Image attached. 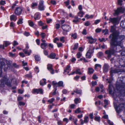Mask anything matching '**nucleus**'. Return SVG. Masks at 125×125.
<instances>
[{
    "instance_id": "obj_49",
    "label": "nucleus",
    "mask_w": 125,
    "mask_h": 125,
    "mask_svg": "<svg viewBox=\"0 0 125 125\" xmlns=\"http://www.w3.org/2000/svg\"><path fill=\"white\" fill-rule=\"evenodd\" d=\"M101 65L99 64H96L95 65V69H96L98 67L101 68Z\"/></svg>"
},
{
    "instance_id": "obj_63",
    "label": "nucleus",
    "mask_w": 125,
    "mask_h": 125,
    "mask_svg": "<svg viewBox=\"0 0 125 125\" xmlns=\"http://www.w3.org/2000/svg\"><path fill=\"white\" fill-rule=\"evenodd\" d=\"M108 122L110 125H113L114 124L112 122H111L109 120H108Z\"/></svg>"
},
{
    "instance_id": "obj_45",
    "label": "nucleus",
    "mask_w": 125,
    "mask_h": 125,
    "mask_svg": "<svg viewBox=\"0 0 125 125\" xmlns=\"http://www.w3.org/2000/svg\"><path fill=\"white\" fill-rule=\"evenodd\" d=\"M6 4V2L5 1L1 0L0 1V4L1 5H4Z\"/></svg>"
},
{
    "instance_id": "obj_11",
    "label": "nucleus",
    "mask_w": 125,
    "mask_h": 125,
    "mask_svg": "<svg viewBox=\"0 0 125 125\" xmlns=\"http://www.w3.org/2000/svg\"><path fill=\"white\" fill-rule=\"evenodd\" d=\"M94 48L90 49L87 52L86 54V57L87 58H90L91 57V55L94 52Z\"/></svg>"
},
{
    "instance_id": "obj_5",
    "label": "nucleus",
    "mask_w": 125,
    "mask_h": 125,
    "mask_svg": "<svg viewBox=\"0 0 125 125\" xmlns=\"http://www.w3.org/2000/svg\"><path fill=\"white\" fill-rule=\"evenodd\" d=\"M117 63L118 64V66H116V69L112 70L110 71V75L111 77L113 75L114 73H117L120 74L122 72H125V69H123V68L125 67V63L124 65H123L122 64H120V63Z\"/></svg>"
},
{
    "instance_id": "obj_44",
    "label": "nucleus",
    "mask_w": 125,
    "mask_h": 125,
    "mask_svg": "<svg viewBox=\"0 0 125 125\" xmlns=\"http://www.w3.org/2000/svg\"><path fill=\"white\" fill-rule=\"evenodd\" d=\"M79 61H83V62H88V61L86 60L84 58H81L80 59L78 60Z\"/></svg>"
},
{
    "instance_id": "obj_55",
    "label": "nucleus",
    "mask_w": 125,
    "mask_h": 125,
    "mask_svg": "<svg viewBox=\"0 0 125 125\" xmlns=\"http://www.w3.org/2000/svg\"><path fill=\"white\" fill-rule=\"evenodd\" d=\"M37 5L36 3H33L32 4L31 6L32 8H33L35 7Z\"/></svg>"
},
{
    "instance_id": "obj_50",
    "label": "nucleus",
    "mask_w": 125,
    "mask_h": 125,
    "mask_svg": "<svg viewBox=\"0 0 125 125\" xmlns=\"http://www.w3.org/2000/svg\"><path fill=\"white\" fill-rule=\"evenodd\" d=\"M41 35L42 38H44L46 35V34L45 33L42 32L41 34Z\"/></svg>"
},
{
    "instance_id": "obj_62",
    "label": "nucleus",
    "mask_w": 125,
    "mask_h": 125,
    "mask_svg": "<svg viewBox=\"0 0 125 125\" xmlns=\"http://www.w3.org/2000/svg\"><path fill=\"white\" fill-rule=\"evenodd\" d=\"M60 25L59 24H56L55 26V27L57 29H58L60 28Z\"/></svg>"
},
{
    "instance_id": "obj_6",
    "label": "nucleus",
    "mask_w": 125,
    "mask_h": 125,
    "mask_svg": "<svg viewBox=\"0 0 125 125\" xmlns=\"http://www.w3.org/2000/svg\"><path fill=\"white\" fill-rule=\"evenodd\" d=\"M62 28L63 30L62 33L64 35H66L67 32L71 30V27L68 25H63L62 26Z\"/></svg>"
},
{
    "instance_id": "obj_35",
    "label": "nucleus",
    "mask_w": 125,
    "mask_h": 125,
    "mask_svg": "<svg viewBox=\"0 0 125 125\" xmlns=\"http://www.w3.org/2000/svg\"><path fill=\"white\" fill-rule=\"evenodd\" d=\"M10 43L8 42L5 41L4 42L3 44L5 45V47H7L10 44Z\"/></svg>"
},
{
    "instance_id": "obj_15",
    "label": "nucleus",
    "mask_w": 125,
    "mask_h": 125,
    "mask_svg": "<svg viewBox=\"0 0 125 125\" xmlns=\"http://www.w3.org/2000/svg\"><path fill=\"white\" fill-rule=\"evenodd\" d=\"M87 38L88 40L89 43L90 44H92L96 41L95 39L93 38L92 37H87Z\"/></svg>"
},
{
    "instance_id": "obj_40",
    "label": "nucleus",
    "mask_w": 125,
    "mask_h": 125,
    "mask_svg": "<svg viewBox=\"0 0 125 125\" xmlns=\"http://www.w3.org/2000/svg\"><path fill=\"white\" fill-rule=\"evenodd\" d=\"M76 55L77 57L78 58H80V57L81 56L82 54L81 52H78L77 53Z\"/></svg>"
},
{
    "instance_id": "obj_37",
    "label": "nucleus",
    "mask_w": 125,
    "mask_h": 125,
    "mask_svg": "<svg viewBox=\"0 0 125 125\" xmlns=\"http://www.w3.org/2000/svg\"><path fill=\"white\" fill-rule=\"evenodd\" d=\"M55 99L54 98H51L48 101V102L50 104H51L54 102V101Z\"/></svg>"
},
{
    "instance_id": "obj_61",
    "label": "nucleus",
    "mask_w": 125,
    "mask_h": 125,
    "mask_svg": "<svg viewBox=\"0 0 125 125\" xmlns=\"http://www.w3.org/2000/svg\"><path fill=\"white\" fill-rule=\"evenodd\" d=\"M19 104L20 105H24L25 104L22 101H20L19 102Z\"/></svg>"
},
{
    "instance_id": "obj_16",
    "label": "nucleus",
    "mask_w": 125,
    "mask_h": 125,
    "mask_svg": "<svg viewBox=\"0 0 125 125\" xmlns=\"http://www.w3.org/2000/svg\"><path fill=\"white\" fill-rule=\"evenodd\" d=\"M47 45V44L45 42L42 43L41 44V47L42 49L45 50L46 49Z\"/></svg>"
},
{
    "instance_id": "obj_36",
    "label": "nucleus",
    "mask_w": 125,
    "mask_h": 125,
    "mask_svg": "<svg viewBox=\"0 0 125 125\" xmlns=\"http://www.w3.org/2000/svg\"><path fill=\"white\" fill-rule=\"evenodd\" d=\"M23 19L22 18H20L17 22V23L18 24H22L23 23Z\"/></svg>"
},
{
    "instance_id": "obj_33",
    "label": "nucleus",
    "mask_w": 125,
    "mask_h": 125,
    "mask_svg": "<svg viewBox=\"0 0 125 125\" xmlns=\"http://www.w3.org/2000/svg\"><path fill=\"white\" fill-rule=\"evenodd\" d=\"M35 59L37 61H39L40 60L41 58L38 55H36L35 56Z\"/></svg>"
},
{
    "instance_id": "obj_26",
    "label": "nucleus",
    "mask_w": 125,
    "mask_h": 125,
    "mask_svg": "<svg viewBox=\"0 0 125 125\" xmlns=\"http://www.w3.org/2000/svg\"><path fill=\"white\" fill-rule=\"evenodd\" d=\"M94 72V70L92 68H88V73L90 74L93 73Z\"/></svg>"
},
{
    "instance_id": "obj_39",
    "label": "nucleus",
    "mask_w": 125,
    "mask_h": 125,
    "mask_svg": "<svg viewBox=\"0 0 125 125\" xmlns=\"http://www.w3.org/2000/svg\"><path fill=\"white\" fill-rule=\"evenodd\" d=\"M123 2L122 0H118V5L121 6L122 5V2Z\"/></svg>"
},
{
    "instance_id": "obj_23",
    "label": "nucleus",
    "mask_w": 125,
    "mask_h": 125,
    "mask_svg": "<svg viewBox=\"0 0 125 125\" xmlns=\"http://www.w3.org/2000/svg\"><path fill=\"white\" fill-rule=\"evenodd\" d=\"M70 66L69 65H68L66 68V69L64 70V72L63 73H69V72H68V71L70 70Z\"/></svg>"
},
{
    "instance_id": "obj_20",
    "label": "nucleus",
    "mask_w": 125,
    "mask_h": 125,
    "mask_svg": "<svg viewBox=\"0 0 125 125\" xmlns=\"http://www.w3.org/2000/svg\"><path fill=\"white\" fill-rule=\"evenodd\" d=\"M73 92L77 94H81L82 93V91L81 90H79L77 88H76L75 90H74Z\"/></svg>"
},
{
    "instance_id": "obj_25",
    "label": "nucleus",
    "mask_w": 125,
    "mask_h": 125,
    "mask_svg": "<svg viewBox=\"0 0 125 125\" xmlns=\"http://www.w3.org/2000/svg\"><path fill=\"white\" fill-rule=\"evenodd\" d=\"M57 84L58 83L54 81H53L52 82V84L54 88H56L57 87Z\"/></svg>"
},
{
    "instance_id": "obj_10",
    "label": "nucleus",
    "mask_w": 125,
    "mask_h": 125,
    "mask_svg": "<svg viewBox=\"0 0 125 125\" xmlns=\"http://www.w3.org/2000/svg\"><path fill=\"white\" fill-rule=\"evenodd\" d=\"M22 10V9L20 7H17L15 9V13L16 15H20L21 14Z\"/></svg>"
},
{
    "instance_id": "obj_58",
    "label": "nucleus",
    "mask_w": 125,
    "mask_h": 125,
    "mask_svg": "<svg viewBox=\"0 0 125 125\" xmlns=\"http://www.w3.org/2000/svg\"><path fill=\"white\" fill-rule=\"evenodd\" d=\"M34 70L35 71H36L37 73H38L39 72V69L38 67H36L34 69Z\"/></svg>"
},
{
    "instance_id": "obj_30",
    "label": "nucleus",
    "mask_w": 125,
    "mask_h": 125,
    "mask_svg": "<svg viewBox=\"0 0 125 125\" xmlns=\"http://www.w3.org/2000/svg\"><path fill=\"white\" fill-rule=\"evenodd\" d=\"M4 63H0V77L2 74V72L1 71V69H2V65L3 64H4Z\"/></svg>"
},
{
    "instance_id": "obj_52",
    "label": "nucleus",
    "mask_w": 125,
    "mask_h": 125,
    "mask_svg": "<svg viewBox=\"0 0 125 125\" xmlns=\"http://www.w3.org/2000/svg\"><path fill=\"white\" fill-rule=\"evenodd\" d=\"M29 25L30 26L32 27L34 25V24L33 21H31L29 22Z\"/></svg>"
},
{
    "instance_id": "obj_24",
    "label": "nucleus",
    "mask_w": 125,
    "mask_h": 125,
    "mask_svg": "<svg viewBox=\"0 0 125 125\" xmlns=\"http://www.w3.org/2000/svg\"><path fill=\"white\" fill-rule=\"evenodd\" d=\"M63 83L62 81H59L57 84V87H63Z\"/></svg>"
},
{
    "instance_id": "obj_14",
    "label": "nucleus",
    "mask_w": 125,
    "mask_h": 125,
    "mask_svg": "<svg viewBox=\"0 0 125 125\" xmlns=\"http://www.w3.org/2000/svg\"><path fill=\"white\" fill-rule=\"evenodd\" d=\"M10 63H4V64L2 65V68H4V69L5 71H6L8 69L9 67V65L10 64Z\"/></svg>"
},
{
    "instance_id": "obj_43",
    "label": "nucleus",
    "mask_w": 125,
    "mask_h": 125,
    "mask_svg": "<svg viewBox=\"0 0 125 125\" xmlns=\"http://www.w3.org/2000/svg\"><path fill=\"white\" fill-rule=\"evenodd\" d=\"M80 108H78L75 111V113H79L81 112V111L80 110Z\"/></svg>"
},
{
    "instance_id": "obj_17",
    "label": "nucleus",
    "mask_w": 125,
    "mask_h": 125,
    "mask_svg": "<svg viewBox=\"0 0 125 125\" xmlns=\"http://www.w3.org/2000/svg\"><path fill=\"white\" fill-rule=\"evenodd\" d=\"M109 67L108 65L106 64H105L103 67L104 71L106 72L108 71Z\"/></svg>"
},
{
    "instance_id": "obj_31",
    "label": "nucleus",
    "mask_w": 125,
    "mask_h": 125,
    "mask_svg": "<svg viewBox=\"0 0 125 125\" xmlns=\"http://www.w3.org/2000/svg\"><path fill=\"white\" fill-rule=\"evenodd\" d=\"M1 62H10V61H8L6 59L3 58H1Z\"/></svg>"
},
{
    "instance_id": "obj_29",
    "label": "nucleus",
    "mask_w": 125,
    "mask_h": 125,
    "mask_svg": "<svg viewBox=\"0 0 125 125\" xmlns=\"http://www.w3.org/2000/svg\"><path fill=\"white\" fill-rule=\"evenodd\" d=\"M102 32L104 33V35H105L106 34H108V30L107 29H105L103 30L102 31Z\"/></svg>"
},
{
    "instance_id": "obj_27",
    "label": "nucleus",
    "mask_w": 125,
    "mask_h": 125,
    "mask_svg": "<svg viewBox=\"0 0 125 125\" xmlns=\"http://www.w3.org/2000/svg\"><path fill=\"white\" fill-rule=\"evenodd\" d=\"M84 13L83 11H80L78 13V16L80 17H82Z\"/></svg>"
},
{
    "instance_id": "obj_51",
    "label": "nucleus",
    "mask_w": 125,
    "mask_h": 125,
    "mask_svg": "<svg viewBox=\"0 0 125 125\" xmlns=\"http://www.w3.org/2000/svg\"><path fill=\"white\" fill-rule=\"evenodd\" d=\"M77 35L76 33H74L72 35V37L74 39H76L77 38Z\"/></svg>"
},
{
    "instance_id": "obj_54",
    "label": "nucleus",
    "mask_w": 125,
    "mask_h": 125,
    "mask_svg": "<svg viewBox=\"0 0 125 125\" xmlns=\"http://www.w3.org/2000/svg\"><path fill=\"white\" fill-rule=\"evenodd\" d=\"M102 31V29L100 28H97L95 30V32L97 33H99L101 32Z\"/></svg>"
},
{
    "instance_id": "obj_12",
    "label": "nucleus",
    "mask_w": 125,
    "mask_h": 125,
    "mask_svg": "<svg viewBox=\"0 0 125 125\" xmlns=\"http://www.w3.org/2000/svg\"><path fill=\"white\" fill-rule=\"evenodd\" d=\"M118 18H110L109 19V23L112 22L113 23L114 25H115L117 21Z\"/></svg>"
},
{
    "instance_id": "obj_56",
    "label": "nucleus",
    "mask_w": 125,
    "mask_h": 125,
    "mask_svg": "<svg viewBox=\"0 0 125 125\" xmlns=\"http://www.w3.org/2000/svg\"><path fill=\"white\" fill-rule=\"evenodd\" d=\"M27 77L29 78H31L32 77V75L31 73H30L29 74H26L25 75Z\"/></svg>"
},
{
    "instance_id": "obj_47",
    "label": "nucleus",
    "mask_w": 125,
    "mask_h": 125,
    "mask_svg": "<svg viewBox=\"0 0 125 125\" xmlns=\"http://www.w3.org/2000/svg\"><path fill=\"white\" fill-rule=\"evenodd\" d=\"M64 37H61L60 38V41L63 43H64V42L65 41L64 40Z\"/></svg>"
},
{
    "instance_id": "obj_57",
    "label": "nucleus",
    "mask_w": 125,
    "mask_h": 125,
    "mask_svg": "<svg viewBox=\"0 0 125 125\" xmlns=\"http://www.w3.org/2000/svg\"><path fill=\"white\" fill-rule=\"evenodd\" d=\"M90 23L88 21H87L85 23H84V25L85 26H88L89 25H90Z\"/></svg>"
},
{
    "instance_id": "obj_38",
    "label": "nucleus",
    "mask_w": 125,
    "mask_h": 125,
    "mask_svg": "<svg viewBox=\"0 0 125 125\" xmlns=\"http://www.w3.org/2000/svg\"><path fill=\"white\" fill-rule=\"evenodd\" d=\"M104 104H105V105L104 106V108H105L106 106L108 105V101L106 100H104Z\"/></svg>"
},
{
    "instance_id": "obj_28",
    "label": "nucleus",
    "mask_w": 125,
    "mask_h": 125,
    "mask_svg": "<svg viewBox=\"0 0 125 125\" xmlns=\"http://www.w3.org/2000/svg\"><path fill=\"white\" fill-rule=\"evenodd\" d=\"M88 116H85L84 118V122L85 123H87L88 121Z\"/></svg>"
},
{
    "instance_id": "obj_1",
    "label": "nucleus",
    "mask_w": 125,
    "mask_h": 125,
    "mask_svg": "<svg viewBox=\"0 0 125 125\" xmlns=\"http://www.w3.org/2000/svg\"><path fill=\"white\" fill-rule=\"evenodd\" d=\"M115 25H114L111 26L110 31L113 33L109 36V38L111 39L110 43L111 49L106 50L105 52L109 59L115 53L120 51L122 48L121 45L122 41L125 38L124 35H119L115 32V29L114 27Z\"/></svg>"
},
{
    "instance_id": "obj_53",
    "label": "nucleus",
    "mask_w": 125,
    "mask_h": 125,
    "mask_svg": "<svg viewBox=\"0 0 125 125\" xmlns=\"http://www.w3.org/2000/svg\"><path fill=\"white\" fill-rule=\"evenodd\" d=\"M99 40L100 42H102L103 41H104V42H105L106 41V40H105L104 38H102V39L99 38Z\"/></svg>"
},
{
    "instance_id": "obj_22",
    "label": "nucleus",
    "mask_w": 125,
    "mask_h": 125,
    "mask_svg": "<svg viewBox=\"0 0 125 125\" xmlns=\"http://www.w3.org/2000/svg\"><path fill=\"white\" fill-rule=\"evenodd\" d=\"M46 79H45L41 80L40 82V85L42 86H43L44 85L46 84Z\"/></svg>"
},
{
    "instance_id": "obj_8",
    "label": "nucleus",
    "mask_w": 125,
    "mask_h": 125,
    "mask_svg": "<svg viewBox=\"0 0 125 125\" xmlns=\"http://www.w3.org/2000/svg\"><path fill=\"white\" fill-rule=\"evenodd\" d=\"M43 90L41 88L38 89H34L32 90V92L33 94H38L40 93L41 94H42L43 93Z\"/></svg>"
},
{
    "instance_id": "obj_3",
    "label": "nucleus",
    "mask_w": 125,
    "mask_h": 125,
    "mask_svg": "<svg viewBox=\"0 0 125 125\" xmlns=\"http://www.w3.org/2000/svg\"><path fill=\"white\" fill-rule=\"evenodd\" d=\"M119 79L121 81V83H123L121 85H119L117 83L116 84V89L115 90L114 89L112 84H111L112 81V79H111L109 80L107 79L106 80L108 81V82L109 83V85L108 90L109 93L112 95L114 93H116L117 92H120V91L123 90V89H125V84L124 83H125V77H121Z\"/></svg>"
},
{
    "instance_id": "obj_60",
    "label": "nucleus",
    "mask_w": 125,
    "mask_h": 125,
    "mask_svg": "<svg viewBox=\"0 0 125 125\" xmlns=\"http://www.w3.org/2000/svg\"><path fill=\"white\" fill-rule=\"evenodd\" d=\"M24 35L26 36H28L30 35V33L29 32L25 31L24 33Z\"/></svg>"
},
{
    "instance_id": "obj_32",
    "label": "nucleus",
    "mask_w": 125,
    "mask_h": 125,
    "mask_svg": "<svg viewBox=\"0 0 125 125\" xmlns=\"http://www.w3.org/2000/svg\"><path fill=\"white\" fill-rule=\"evenodd\" d=\"M52 65L51 64H48L47 66V69L49 70H51L52 69Z\"/></svg>"
},
{
    "instance_id": "obj_42",
    "label": "nucleus",
    "mask_w": 125,
    "mask_h": 125,
    "mask_svg": "<svg viewBox=\"0 0 125 125\" xmlns=\"http://www.w3.org/2000/svg\"><path fill=\"white\" fill-rule=\"evenodd\" d=\"M78 120L76 118H73V122L74 124H75L76 125H77V124L76 123L77 122Z\"/></svg>"
},
{
    "instance_id": "obj_4",
    "label": "nucleus",
    "mask_w": 125,
    "mask_h": 125,
    "mask_svg": "<svg viewBox=\"0 0 125 125\" xmlns=\"http://www.w3.org/2000/svg\"><path fill=\"white\" fill-rule=\"evenodd\" d=\"M5 84L9 87L11 86V82L6 75L3 76L0 80V89L4 87Z\"/></svg>"
},
{
    "instance_id": "obj_9",
    "label": "nucleus",
    "mask_w": 125,
    "mask_h": 125,
    "mask_svg": "<svg viewBox=\"0 0 125 125\" xmlns=\"http://www.w3.org/2000/svg\"><path fill=\"white\" fill-rule=\"evenodd\" d=\"M29 49L28 45V44L26 45L25 48L23 50V51L24 52V53L26 54H27L28 55H30V53H31V50L28 51V50Z\"/></svg>"
},
{
    "instance_id": "obj_13",
    "label": "nucleus",
    "mask_w": 125,
    "mask_h": 125,
    "mask_svg": "<svg viewBox=\"0 0 125 125\" xmlns=\"http://www.w3.org/2000/svg\"><path fill=\"white\" fill-rule=\"evenodd\" d=\"M39 9L41 10H44V6L43 5V1L41 0L39 2L38 6Z\"/></svg>"
},
{
    "instance_id": "obj_18",
    "label": "nucleus",
    "mask_w": 125,
    "mask_h": 125,
    "mask_svg": "<svg viewBox=\"0 0 125 125\" xmlns=\"http://www.w3.org/2000/svg\"><path fill=\"white\" fill-rule=\"evenodd\" d=\"M56 56V55L55 53H52L49 55H48V57L51 59H54L55 58Z\"/></svg>"
},
{
    "instance_id": "obj_19",
    "label": "nucleus",
    "mask_w": 125,
    "mask_h": 125,
    "mask_svg": "<svg viewBox=\"0 0 125 125\" xmlns=\"http://www.w3.org/2000/svg\"><path fill=\"white\" fill-rule=\"evenodd\" d=\"M16 16L14 15H12L10 16V19L11 21H15L17 19Z\"/></svg>"
},
{
    "instance_id": "obj_41",
    "label": "nucleus",
    "mask_w": 125,
    "mask_h": 125,
    "mask_svg": "<svg viewBox=\"0 0 125 125\" xmlns=\"http://www.w3.org/2000/svg\"><path fill=\"white\" fill-rule=\"evenodd\" d=\"M78 43H76L75 44L74 46V47L73 48V50H75L77 49L78 47Z\"/></svg>"
},
{
    "instance_id": "obj_2",
    "label": "nucleus",
    "mask_w": 125,
    "mask_h": 125,
    "mask_svg": "<svg viewBox=\"0 0 125 125\" xmlns=\"http://www.w3.org/2000/svg\"><path fill=\"white\" fill-rule=\"evenodd\" d=\"M112 96L115 100L114 102V106L117 115H118L121 111L125 109V101L120 97L121 96H125V89H123V90L120 91L116 93H114Z\"/></svg>"
},
{
    "instance_id": "obj_64",
    "label": "nucleus",
    "mask_w": 125,
    "mask_h": 125,
    "mask_svg": "<svg viewBox=\"0 0 125 125\" xmlns=\"http://www.w3.org/2000/svg\"><path fill=\"white\" fill-rule=\"evenodd\" d=\"M62 122L61 121H59L57 122L58 125H62Z\"/></svg>"
},
{
    "instance_id": "obj_7",
    "label": "nucleus",
    "mask_w": 125,
    "mask_h": 125,
    "mask_svg": "<svg viewBox=\"0 0 125 125\" xmlns=\"http://www.w3.org/2000/svg\"><path fill=\"white\" fill-rule=\"evenodd\" d=\"M125 10V8L123 7L117 8L116 10H115L114 16L118 15L120 13H123Z\"/></svg>"
},
{
    "instance_id": "obj_21",
    "label": "nucleus",
    "mask_w": 125,
    "mask_h": 125,
    "mask_svg": "<svg viewBox=\"0 0 125 125\" xmlns=\"http://www.w3.org/2000/svg\"><path fill=\"white\" fill-rule=\"evenodd\" d=\"M40 18V14L36 13L34 15V18L35 20H38Z\"/></svg>"
},
{
    "instance_id": "obj_34",
    "label": "nucleus",
    "mask_w": 125,
    "mask_h": 125,
    "mask_svg": "<svg viewBox=\"0 0 125 125\" xmlns=\"http://www.w3.org/2000/svg\"><path fill=\"white\" fill-rule=\"evenodd\" d=\"M103 53L101 52H99L97 54V56L98 57H100L103 56Z\"/></svg>"
},
{
    "instance_id": "obj_46",
    "label": "nucleus",
    "mask_w": 125,
    "mask_h": 125,
    "mask_svg": "<svg viewBox=\"0 0 125 125\" xmlns=\"http://www.w3.org/2000/svg\"><path fill=\"white\" fill-rule=\"evenodd\" d=\"M94 119L96 121L99 122L100 120V117L96 116H95L94 118Z\"/></svg>"
},
{
    "instance_id": "obj_59",
    "label": "nucleus",
    "mask_w": 125,
    "mask_h": 125,
    "mask_svg": "<svg viewBox=\"0 0 125 125\" xmlns=\"http://www.w3.org/2000/svg\"><path fill=\"white\" fill-rule=\"evenodd\" d=\"M93 113H90L89 114V116L90 117V118L91 119H93L94 118L93 117Z\"/></svg>"
},
{
    "instance_id": "obj_48",
    "label": "nucleus",
    "mask_w": 125,
    "mask_h": 125,
    "mask_svg": "<svg viewBox=\"0 0 125 125\" xmlns=\"http://www.w3.org/2000/svg\"><path fill=\"white\" fill-rule=\"evenodd\" d=\"M80 71V69H77L75 71L76 73V74H82V73L79 72Z\"/></svg>"
}]
</instances>
